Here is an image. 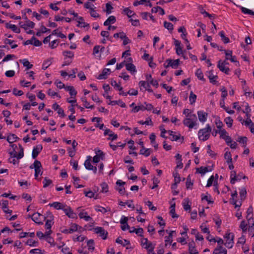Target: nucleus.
I'll list each match as a JSON object with an SVG mask.
<instances>
[{
    "instance_id": "nucleus-1",
    "label": "nucleus",
    "mask_w": 254,
    "mask_h": 254,
    "mask_svg": "<svg viewBox=\"0 0 254 254\" xmlns=\"http://www.w3.org/2000/svg\"><path fill=\"white\" fill-rule=\"evenodd\" d=\"M212 129L209 124L206 125L205 128L200 129L198 132V137L200 140L205 141L208 140L210 136Z\"/></svg>"
},
{
    "instance_id": "nucleus-2",
    "label": "nucleus",
    "mask_w": 254,
    "mask_h": 254,
    "mask_svg": "<svg viewBox=\"0 0 254 254\" xmlns=\"http://www.w3.org/2000/svg\"><path fill=\"white\" fill-rule=\"evenodd\" d=\"M197 117L195 115H188V118L185 119L183 121V124L185 126L191 129L197 125Z\"/></svg>"
},
{
    "instance_id": "nucleus-3",
    "label": "nucleus",
    "mask_w": 254,
    "mask_h": 254,
    "mask_svg": "<svg viewBox=\"0 0 254 254\" xmlns=\"http://www.w3.org/2000/svg\"><path fill=\"white\" fill-rule=\"evenodd\" d=\"M224 238L226 239L224 244L225 246L229 249L232 248L234 244V235L233 233L228 232L226 233Z\"/></svg>"
},
{
    "instance_id": "nucleus-4",
    "label": "nucleus",
    "mask_w": 254,
    "mask_h": 254,
    "mask_svg": "<svg viewBox=\"0 0 254 254\" xmlns=\"http://www.w3.org/2000/svg\"><path fill=\"white\" fill-rule=\"evenodd\" d=\"M28 218H31L32 220L36 223L39 225L43 224V221L46 219V217L39 213H34L32 216L29 215Z\"/></svg>"
},
{
    "instance_id": "nucleus-5",
    "label": "nucleus",
    "mask_w": 254,
    "mask_h": 254,
    "mask_svg": "<svg viewBox=\"0 0 254 254\" xmlns=\"http://www.w3.org/2000/svg\"><path fill=\"white\" fill-rule=\"evenodd\" d=\"M141 245L148 252H153L155 248V246L151 242L148 241L147 238H142L141 240Z\"/></svg>"
},
{
    "instance_id": "nucleus-6",
    "label": "nucleus",
    "mask_w": 254,
    "mask_h": 254,
    "mask_svg": "<svg viewBox=\"0 0 254 254\" xmlns=\"http://www.w3.org/2000/svg\"><path fill=\"white\" fill-rule=\"evenodd\" d=\"M33 166L35 169L34 176L35 179H37L38 176L39 175H41L43 173V172L41 171V169L42 168V165L39 161L36 160L33 163Z\"/></svg>"
},
{
    "instance_id": "nucleus-7",
    "label": "nucleus",
    "mask_w": 254,
    "mask_h": 254,
    "mask_svg": "<svg viewBox=\"0 0 254 254\" xmlns=\"http://www.w3.org/2000/svg\"><path fill=\"white\" fill-rule=\"evenodd\" d=\"M96 155L93 157V162L94 163H98L100 160H104L105 157V154L100 150L96 151L95 149Z\"/></svg>"
},
{
    "instance_id": "nucleus-8",
    "label": "nucleus",
    "mask_w": 254,
    "mask_h": 254,
    "mask_svg": "<svg viewBox=\"0 0 254 254\" xmlns=\"http://www.w3.org/2000/svg\"><path fill=\"white\" fill-rule=\"evenodd\" d=\"M66 215L69 218H74L76 217V215L69 206H67L65 204L64 208L63 209Z\"/></svg>"
},
{
    "instance_id": "nucleus-9",
    "label": "nucleus",
    "mask_w": 254,
    "mask_h": 254,
    "mask_svg": "<svg viewBox=\"0 0 254 254\" xmlns=\"http://www.w3.org/2000/svg\"><path fill=\"white\" fill-rule=\"evenodd\" d=\"M217 66L220 71L224 72L226 74H229L230 69L229 67L225 66V61L222 62L221 60H220L218 62Z\"/></svg>"
},
{
    "instance_id": "nucleus-10",
    "label": "nucleus",
    "mask_w": 254,
    "mask_h": 254,
    "mask_svg": "<svg viewBox=\"0 0 254 254\" xmlns=\"http://www.w3.org/2000/svg\"><path fill=\"white\" fill-rule=\"evenodd\" d=\"M94 230L95 233L99 234L103 239L105 240L107 239L108 232L106 231L103 228L98 227L95 228Z\"/></svg>"
},
{
    "instance_id": "nucleus-11",
    "label": "nucleus",
    "mask_w": 254,
    "mask_h": 254,
    "mask_svg": "<svg viewBox=\"0 0 254 254\" xmlns=\"http://www.w3.org/2000/svg\"><path fill=\"white\" fill-rule=\"evenodd\" d=\"M19 24L21 28L24 29V30L26 31L28 28H33L35 26V23L29 20H26L25 23H23L22 22H20Z\"/></svg>"
},
{
    "instance_id": "nucleus-12",
    "label": "nucleus",
    "mask_w": 254,
    "mask_h": 254,
    "mask_svg": "<svg viewBox=\"0 0 254 254\" xmlns=\"http://www.w3.org/2000/svg\"><path fill=\"white\" fill-rule=\"evenodd\" d=\"M237 196H238L237 191V190H235L234 192L233 193H232L231 194L232 198L230 200L231 203L232 204L235 205V208L240 207L241 206V205H242V203L241 202H239V204L237 203V201L236 200V198L237 197Z\"/></svg>"
},
{
    "instance_id": "nucleus-13",
    "label": "nucleus",
    "mask_w": 254,
    "mask_h": 254,
    "mask_svg": "<svg viewBox=\"0 0 254 254\" xmlns=\"http://www.w3.org/2000/svg\"><path fill=\"white\" fill-rule=\"evenodd\" d=\"M43 149L42 145L39 144L34 147L32 150V156L33 159H35L38 154L41 152Z\"/></svg>"
},
{
    "instance_id": "nucleus-14",
    "label": "nucleus",
    "mask_w": 254,
    "mask_h": 254,
    "mask_svg": "<svg viewBox=\"0 0 254 254\" xmlns=\"http://www.w3.org/2000/svg\"><path fill=\"white\" fill-rule=\"evenodd\" d=\"M104 134V135H108L110 136V138H109L108 139H111L112 140H116L118 138L117 134H115L112 130L108 128L105 129Z\"/></svg>"
},
{
    "instance_id": "nucleus-15",
    "label": "nucleus",
    "mask_w": 254,
    "mask_h": 254,
    "mask_svg": "<svg viewBox=\"0 0 254 254\" xmlns=\"http://www.w3.org/2000/svg\"><path fill=\"white\" fill-rule=\"evenodd\" d=\"M116 184L120 186V187L117 189V190L121 194L124 195L125 194L126 190L123 186L125 184V182H122L121 180H118L116 182Z\"/></svg>"
},
{
    "instance_id": "nucleus-16",
    "label": "nucleus",
    "mask_w": 254,
    "mask_h": 254,
    "mask_svg": "<svg viewBox=\"0 0 254 254\" xmlns=\"http://www.w3.org/2000/svg\"><path fill=\"white\" fill-rule=\"evenodd\" d=\"M207 76L210 83H212L213 84H217V79H218V76L216 75H214L213 74V70H210L209 72H208Z\"/></svg>"
},
{
    "instance_id": "nucleus-17",
    "label": "nucleus",
    "mask_w": 254,
    "mask_h": 254,
    "mask_svg": "<svg viewBox=\"0 0 254 254\" xmlns=\"http://www.w3.org/2000/svg\"><path fill=\"white\" fill-rule=\"evenodd\" d=\"M198 119L200 122L204 123L206 121L207 117V113L204 112L202 111H199L197 112Z\"/></svg>"
},
{
    "instance_id": "nucleus-18",
    "label": "nucleus",
    "mask_w": 254,
    "mask_h": 254,
    "mask_svg": "<svg viewBox=\"0 0 254 254\" xmlns=\"http://www.w3.org/2000/svg\"><path fill=\"white\" fill-rule=\"evenodd\" d=\"M111 70L109 68H104L103 70L102 73L99 75L97 78L98 79H106L107 78L108 75L109 74Z\"/></svg>"
},
{
    "instance_id": "nucleus-19",
    "label": "nucleus",
    "mask_w": 254,
    "mask_h": 254,
    "mask_svg": "<svg viewBox=\"0 0 254 254\" xmlns=\"http://www.w3.org/2000/svg\"><path fill=\"white\" fill-rule=\"evenodd\" d=\"M213 254H227V250L222 246H218L214 249Z\"/></svg>"
},
{
    "instance_id": "nucleus-20",
    "label": "nucleus",
    "mask_w": 254,
    "mask_h": 254,
    "mask_svg": "<svg viewBox=\"0 0 254 254\" xmlns=\"http://www.w3.org/2000/svg\"><path fill=\"white\" fill-rule=\"evenodd\" d=\"M189 251L190 254H198V252L195 248V244L193 242L189 244Z\"/></svg>"
},
{
    "instance_id": "nucleus-21",
    "label": "nucleus",
    "mask_w": 254,
    "mask_h": 254,
    "mask_svg": "<svg viewBox=\"0 0 254 254\" xmlns=\"http://www.w3.org/2000/svg\"><path fill=\"white\" fill-rule=\"evenodd\" d=\"M49 205H50L51 207H53L54 208L57 210H63L64 208L65 204L59 202H54L52 203H50Z\"/></svg>"
},
{
    "instance_id": "nucleus-22",
    "label": "nucleus",
    "mask_w": 254,
    "mask_h": 254,
    "mask_svg": "<svg viewBox=\"0 0 254 254\" xmlns=\"http://www.w3.org/2000/svg\"><path fill=\"white\" fill-rule=\"evenodd\" d=\"M5 27L7 28L11 29L12 31L16 33H19L20 32V29L14 24H11L10 23H6L5 24Z\"/></svg>"
},
{
    "instance_id": "nucleus-23",
    "label": "nucleus",
    "mask_w": 254,
    "mask_h": 254,
    "mask_svg": "<svg viewBox=\"0 0 254 254\" xmlns=\"http://www.w3.org/2000/svg\"><path fill=\"white\" fill-rule=\"evenodd\" d=\"M127 70L130 71L131 73L133 74L136 72V69L135 65L131 63H128L125 64Z\"/></svg>"
},
{
    "instance_id": "nucleus-24",
    "label": "nucleus",
    "mask_w": 254,
    "mask_h": 254,
    "mask_svg": "<svg viewBox=\"0 0 254 254\" xmlns=\"http://www.w3.org/2000/svg\"><path fill=\"white\" fill-rule=\"evenodd\" d=\"M8 202L7 200H4L2 203V209L3 211L8 214H11L12 210L8 209Z\"/></svg>"
},
{
    "instance_id": "nucleus-25",
    "label": "nucleus",
    "mask_w": 254,
    "mask_h": 254,
    "mask_svg": "<svg viewBox=\"0 0 254 254\" xmlns=\"http://www.w3.org/2000/svg\"><path fill=\"white\" fill-rule=\"evenodd\" d=\"M79 217L80 219H83L86 221H89L92 220V218L87 215V212H81L79 213Z\"/></svg>"
},
{
    "instance_id": "nucleus-26",
    "label": "nucleus",
    "mask_w": 254,
    "mask_h": 254,
    "mask_svg": "<svg viewBox=\"0 0 254 254\" xmlns=\"http://www.w3.org/2000/svg\"><path fill=\"white\" fill-rule=\"evenodd\" d=\"M175 232V231H171L169 233V236L165 237V246H167L168 243H169L170 244H171L172 243V241H173V234Z\"/></svg>"
},
{
    "instance_id": "nucleus-27",
    "label": "nucleus",
    "mask_w": 254,
    "mask_h": 254,
    "mask_svg": "<svg viewBox=\"0 0 254 254\" xmlns=\"http://www.w3.org/2000/svg\"><path fill=\"white\" fill-rule=\"evenodd\" d=\"M116 242L122 245L123 246H126L127 245H129L130 242L129 241L124 239L123 240L122 238L119 237L116 240Z\"/></svg>"
},
{
    "instance_id": "nucleus-28",
    "label": "nucleus",
    "mask_w": 254,
    "mask_h": 254,
    "mask_svg": "<svg viewBox=\"0 0 254 254\" xmlns=\"http://www.w3.org/2000/svg\"><path fill=\"white\" fill-rule=\"evenodd\" d=\"M170 65L173 68H177L180 63V60L177 59L175 60H173L172 59H169Z\"/></svg>"
},
{
    "instance_id": "nucleus-29",
    "label": "nucleus",
    "mask_w": 254,
    "mask_h": 254,
    "mask_svg": "<svg viewBox=\"0 0 254 254\" xmlns=\"http://www.w3.org/2000/svg\"><path fill=\"white\" fill-rule=\"evenodd\" d=\"M116 21V17L114 16H110L104 22V25L108 26L110 24L114 23Z\"/></svg>"
},
{
    "instance_id": "nucleus-30",
    "label": "nucleus",
    "mask_w": 254,
    "mask_h": 254,
    "mask_svg": "<svg viewBox=\"0 0 254 254\" xmlns=\"http://www.w3.org/2000/svg\"><path fill=\"white\" fill-rule=\"evenodd\" d=\"M19 146L20 148V151L18 154H16V153H14L13 155V157L17 158V159L22 158L24 156V151L22 146L20 144H19Z\"/></svg>"
},
{
    "instance_id": "nucleus-31",
    "label": "nucleus",
    "mask_w": 254,
    "mask_h": 254,
    "mask_svg": "<svg viewBox=\"0 0 254 254\" xmlns=\"http://www.w3.org/2000/svg\"><path fill=\"white\" fill-rule=\"evenodd\" d=\"M53 58H50L45 61L42 64V69H46L52 63Z\"/></svg>"
},
{
    "instance_id": "nucleus-32",
    "label": "nucleus",
    "mask_w": 254,
    "mask_h": 254,
    "mask_svg": "<svg viewBox=\"0 0 254 254\" xmlns=\"http://www.w3.org/2000/svg\"><path fill=\"white\" fill-rule=\"evenodd\" d=\"M120 38L121 39H123L124 45H126L127 44L130 43V40L128 38V37H127L126 34L123 32H122V33L121 34Z\"/></svg>"
},
{
    "instance_id": "nucleus-33",
    "label": "nucleus",
    "mask_w": 254,
    "mask_h": 254,
    "mask_svg": "<svg viewBox=\"0 0 254 254\" xmlns=\"http://www.w3.org/2000/svg\"><path fill=\"white\" fill-rule=\"evenodd\" d=\"M19 61L22 63L24 66L26 67L27 69H30L33 66V64H30L29 62L26 59L20 60Z\"/></svg>"
},
{
    "instance_id": "nucleus-34",
    "label": "nucleus",
    "mask_w": 254,
    "mask_h": 254,
    "mask_svg": "<svg viewBox=\"0 0 254 254\" xmlns=\"http://www.w3.org/2000/svg\"><path fill=\"white\" fill-rule=\"evenodd\" d=\"M18 139V137L16 136V135L14 134H10L7 137V141L9 143H12L14 142H15L17 139Z\"/></svg>"
},
{
    "instance_id": "nucleus-35",
    "label": "nucleus",
    "mask_w": 254,
    "mask_h": 254,
    "mask_svg": "<svg viewBox=\"0 0 254 254\" xmlns=\"http://www.w3.org/2000/svg\"><path fill=\"white\" fill-rule=\"evenodd\" d=\"M109 104L112 105H119L122 108H125L126 107V104L121 100L118 101H112L109 103Z\"/></svg>"
},
{
    "instance_id": "nucleus-36",
    "label": "nucleus",
    "mask_w": 254,
    "mask_h": 254,
    "mask_svg": "<svg viewBox=\"0 0 254 254\" xmlns=\"http://www.w3.org/2000/svg\"><path fill=\"white\" fill-rule=\"evenodd\" d=\"M209 170L207 167H200V168H196V172L197 173L201 174L202 175H204L206 173L208 172Z\"/></svg>"
},
{
    "instance_id": "nucleus-37",
    "label": "nucleus",
    "mask_w": 254,
    "mask_h": 254,
    "mask_svg": "<svg viewBox=\"0 0 254 254\" xmlns=\"http://www.w3.org/2000/svg\"><path fill=\"white\" fill-rule=\"evenodd\" d=\"M139 85L140 86L143 87L144 89H145V90H148L149 92L152 91V90L150 89V86L148 83L144 81H140L139 82Z\"/></svg>"
},
{
    "instance_id": "nucleus-38",
    "label": "nucleus",
    "mask_w": 254,
    "mask_h": 254,
    "mask_svg": "<svg viewBox=\"0 0 254 254\" xmlns=\"http://www.w3.org/2000/svg\"><path fill=\"white\" fill-rule=\"evenodd\" d=\"M152 12L156 13L159 12L160 14L163 15L165 14L164 9L159 6L154 7L151 9Z\"/></svg>"
},
{
    "instance_id": "nucleus-39",
    "label": "nucleus",
    "mask_w": 254,
    "mask_h": 254,
    "mask_svg": "<svg viewBox=\"0 0 254 254\" xmlns=\"http://www.w3.org/2000/svg\"><path fill=\"white\" fill-rule=\"evenodd\" d=\"M63 55L65 57L64 60H66L67 58L72 59L74 57V53L70 51H64Z\"/></svg>"
},
{
    "instance_id": "nucleus-40",
    "label": "nucleus",
    "mask_w": 254,
    "mask_h": 254,
    "mask_svg": "<svg viewBox=\"0 0 254 254\" xmlns=\"http://www.w3.org/2000/svg\"><path fill=\"white\" fill-rule=\"evenodd\" d=\"M219 35L221 38V40L225 44H227L230 42L229 38L225 36L224 32L222 31L219 33Z\"/></svg>"
},
{
    "instance_id": "nucleus-41",
    "label": "nucleus",
    "mask_w": 254,
    "mask_h": 254,
    "mask_svg": "<svg viewBox=\"0 0 254 254\" xmlns=\"http://www.w3.org/2000/svg\"><path fill=\"white\" fill-rule=\"evenodd\" d=\"M124 13L126 14L128 17L135 16V13L132 10L129 9V8H125L124 9Z\"/></svg>"
},
{
    "instance_id": "nucleus-42",
    "label": "nucleus",
    "mask_w": 254,
    "mask_h": 254,
    "mask_svg": "<svg viewBox=\"0 0 254 254\" xmlns=\"http://www.w3.org/2000/svg\"><path fill=\"white\" fill-rule=\"evenodd\" d=\"M84 165L86 169L89 170L91 169L93 166L91 163V157L90 156H88V159L85 160Z\"/></svg>"
},
{
    "instance_id": "nucleus-43",
    "label": "nucleus",
    "mask_w": 254,
    "mask_h": 254,
    "mask_svg": "<svg viewBox=\"0 0 254 254\" xmlns=\"http://www.w3.org/2000/svg\"><path fill=\"white\" fill-rule=\"evenodd\" d=\"M144 105H140L139 106H135L132 110L131 112L133 113H137L139 111H144Z\"/></svg>"
},
{
    "instance_id": "nucleus-44",
    "label": "nucleus",
    "mask_w": 254,
    "mask_h": 254,
    "mask_svg": "<svg viewBox=\"0 0 254 254\" xmlns=\"http://www.w3.org/2000/svg\"><path fill=\"white\" fill-rule=\"evenodd\" d=\"M173 176L174 177V186H177L178 184H179L181 181V179L180 177V175L177 172H174L173 173Z\"/></svg>"
},
{
    "instance_id": "nucleus-45",
    "label": "nucleus",
    "mask_w": 254,
    "mask_h": 254,
    "mask_svg": "<svg viewBox=\"0 0 254 254\" xmlns=\"http://www.w3.org/2000/svg\"><path fill=\"white\" fill-rule=\"evenodd\" d=\"M95 210L96 211H98V212H102V213L103 214H105V213H106L108 211H110V209L109 210H107V209L103 207H102V206H100L99 205H96L95 206Z\"/></svg>"
},
{
    "instance_id": "nucleus-46",
    "label": "nucleus",
    "mask_w": 254,
    "mask_h": 254,
    "mask_svg": "<svg viewBox=\"0 0 254 254\" xmlns=\"http://www.w3.org/2000/svg\"><path fill=\"white\" fill-rule=\"evenodd\" d=\"M82 101L84 103V106L86 108L89 109H93L94 107V105L90 106L89 103L87 101L86 98L85 97H82L81 98Z\"/></svg>"
},
{
    "instance_id": "nucleus-47",
    "label": "nucleus",
    "mask_w": 254,
    "mask_h": 254,
    "mask_svg": "<svg viewBox=\"0 0 254 254\" xmlns=\"http://www.w3.org/2000/svg\"><path fill=\"white\" fill-rule=\"evenodd\" d=\"M196 97H197L196 95L195 94H194L192 91H191L190 93V97H189V100H190V104L192 105L195 102Z\"/></svg>"
},
{
    "instance_id": "nucleus-48",
    "label": "nucleus",
    "mask_w": 254,
    "mask_h": 254,
    "mask_svg": "<svg viewBox=\"0 0 254 254\" xmlns=\"http://www.w3.org/2000/svg\"><path fill=\"white\" fill-rule=\"evenodd\" d=\"M151 153L150 149H145L144 147L142 148L140 150V154L144 155L146 157L148 156Z\"/></svg>"
},
{
    "instance_id": "nucleus-49",
    "label": "nucleus",
    "mask_w": 254,
    "mask_h": 254,
    "mask_svg": "<svg viewBox=\"0 0 254 254\" xmlns=\"http://www.w3.org/2000/svg\"><path fill=\"white\" fill-rule=\"evenodd\" d=\"M195 75L197 76V77L201 80H204V78L203 77V74L201 71V70L199 68L197 69L195 72Z\"/></svg>"
},
{
    "instance_id": "nucleus-50",
    "label": "nucleus",
    "mask_w": 254,
    "mask_h": 254,
    "mask_svg": "<svg viewBox=\"0 0 254 254\" xmlns=\"http://www.w3.org/2000/svg\"><path fill=\"white\" fill-rule=\"evenodd\" d=\"M212 198L210 195L208 197L207 195H205L204 194H201V200H205L207 201L208 204L210 203H213L214 202V201L211 200Z\"/></svg>"
},
{
    "instance_id": "nucleus-51",
    "label": "nucleus",
    "mask_w": 254,
    "mask_h": 254,
    "mask_svg": "<svg viewBox=\"0 0 254 254\" xmlns=\"http://www.w3.org/2000/svg\"><path fill=\"white\" fill-rule=\"evenodd\" d=\"M14 42L13 40H11L8 39H5L4 40V43L6 44H9L11 45V48L12 49H15L17 47V45L16 44H12V43Z\"/></svg>"
},
{
    "instance_id": "nucleus-52",
    "label": "nucleus",
    "mask_w": 254,
    "mask_h": 254,
    "mask_svg": "<svg viewBox=\"0 0 254 254\" xmlns=\"http://www.w3.org/2000/svg\"><path fill=\"white\" fill-rule=\"evenodd\" d=\"M168 133L170 135L172 136L171 140L173 141H177L180 138V134L175 135L174 134V132L172 130H168Z\"/></svg>"
},
{
    "instance_id": "nucleus-53",
    "label": "nucleus",
    "mask_w": 254,
    "mask_h": 254,
    "mask_svg": "<svg viewBox=\"0 0 254 254\" xmlns=\"http://www.w3.org/2000/svg\"><path fill=\"white\" fill-rule=\"evenodd\" d=\"M224 122L227 125L228 127H231L232 126L233 120L231 117H228L224 119Z\"/></svg>"
},
{
    "instance_id": "nucleus-54",
    "label": "nucleus",
    "mask_w": 254,
    "mask_h": 254,
    "mask_svg": "<svg viewBox=\"0 0 254 254\" xmlns=\"http://www.w3.org/2000/svg\"><path fill=\"white\" fill-rule=\"evenodd\" d=\"M224 158L227 160V163H232V158L231 154L230 152H226L224 154Z\"/></svg>"
},
{
    "instance_id": "nucleus-55",
    "label": "nucleus",
    "mask_w": 254,
    "mask_h": 254,
    "mask_svg": "<svg viewBox=\"0 0 254 254\" xmlns=\"http://www.w3.org/2000/svg\"><path fill=\"white\" fill-rule=\"evenodd\" d=\"M170 213L172 217V218H178V215H177L175 213V204H174L171 206V210Z\"/></svg>"
},
{
    "instance_id": "nucleus-56",
    "label": "nucleus",
    "mask_w": 254,
    "mask_h": 254,
    "mask_svg": "<svg viewBox=\"0 0 254 254\" xmlns=\"http://www.w3.org/2000/svg\"><path fill=\"white\" fill-rule=\"evenodd\" d=\"M111 84L112 86H114V88H116L117 90H118L120 91H121L123 90V88L120 86L119 84H118L116 81L113 80L111 82Z\"/></svg>"
},
{
    "instance_id": "nucleus-57",
    "label": "nucleus",
    "mask_w": 254,
    "mask_h": 254,
    "mask_svg": "<svg viewBox=\"0 0 254 254\" xmlns=\"http://www.w3.org/2000/svg\"><path fill=\"white\" fill-rule=\"evenodd\" d=\"M241 9L242 12L245 14H248L254 15V12L249 9H248L244 7H241Z\"/></svg>"
},
{
    "instance_id": "nucleus-58",
    "label": "nucleus",
    "mask_w": 254,
    "mask_h": 254,
    "mask_svg": "<svg viewBox=\"0 0 254 254\" xmlns=\"http://www.w3.org/2000/svg\"><path fill=\"white\" fill-rule=\"evenodd\" d=\"M247 194V191L245 188H242L240 191V195L241 200L245 199Z\"/></svg>"
},
{
    "instance_id": "nucleus-59",
    "label": "nucleus",
    "mask_w": 254,
    "mask_h": 254,
    "mask_svg": "<svg viewBox=\"0 0 254 254\" xmlns=\"http://www.w3.org/2000/svg\"><path fill=\"white\" fill-rule=\"evenodd\" d=\"M87 245L89 250H91L92 251H93L94 250V243L93 240H89L87 242Z\"/></svg>"
},
{
    "instance_id": "nucleus-60",
    "label": "nucleus",
    "mask_w": 254,
    "mask_h": 254,
    "mask_svg": "<svg viewBox=\"0 0 254 254\" xmlns=\"http://www.w3.org/2000/svg\"><path fill=\"white\" fill-rule=\"evenodd\" d=\"M164 26L169 30L172 31L173 30V25L170 22L164 21Z\"/></svg>"
},
{
    "instance_id": "nucleus-61",
    "label": "nucleus",
    "mask_w": 254,
    "mask_h": 254,
    "mask_svg": "<svg viewBox=\"0 0 254 254\" xmlns=\"http://www.w3.org/2000/svg\"><path fill=\"white\" fill-rule=\"evenodd\" d=\"M53 222H52V220H49V219H48L46 220V224H45V229H46V230H51V227H52V225H53Z\"/></svg>"
},
{
    "instance_id": "nucleus-62",
    "label": "nucleus",
    "mask_w": 254,
    "mask_h": 254,
    "mask_svg": "<svg viewBox=\"0 0 254 254\" xmlns=\"http://www.w3.org/2000/svg\"><path fill=\"white\" fill-rule=\"evenodd\" d=\"M248 224L249 225L248 231L252 232L254 231V219H251L250 222H248Z\"/></svg>"
},
{
    "instance_id": "nucleus-63",
    "label": "nucleus",
    "mask_w": 254,
    "mask_h": 254,
    "mask_svg": "<svg viewBox=\"0 0 254 254\" xmlns=\"http://www.w3.org/2000/svg\"><path fill=\"white\" fill-rule=\"evenodd\" d=\"M43 187L46 188V187H48L49 186H50L52 183V180L48 179L47 178H45V179L43 182Z\"/></svg>"
},
{
    "instance_id": "nucleus-64",
    "label": "nucleus",
    "mask_w": 254,
    "mask_h": 254,
    "mask_svg": "<svg viewBox=\"0 0 254 254\" xmlns=\"http://www.w3.org/2000/svg\"><path fill=\"white\" fill-rule=\"evenodd\" d=\"M106 12L107 14H109L112 12V10L113 8V6L110 2H108L106 4Z\"/></svg>"
}]
</instances>
